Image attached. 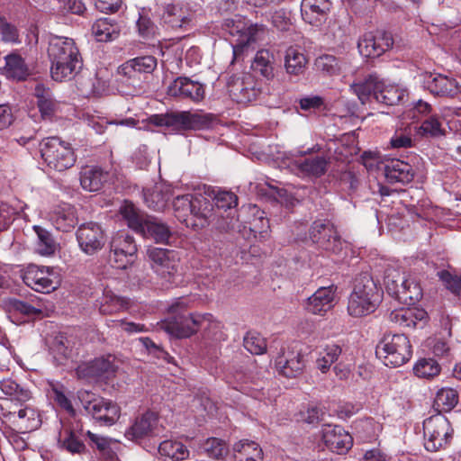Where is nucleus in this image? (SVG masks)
<instances>
[{
    "mask_svg": "<svg viewBox=\"0 0 461 461\" xmlns=\"http://www.w3.org/2000/svg\"><path fill=\"white\" fill-rule=\"evenodd\" d=\"M9 419L17 426L21 432L35 430L41 422L38 411L28 405L20 409L17 412H10Z\"/></svg>",
    "mask_w": 461,
    "mask_h": 461,
    "instance_id": "obj_31",
    "label": "nucleus"
},
{
    "mask_svg": "<svg viewBox=\"0 0 461 461\" xmlns=\"http://www.w3.org/2000/svg\"><path fill=\"white\" fill-rule=\"evenodd\" d=\"M158 452L162 456L172 461L185 459L189 452L186 447L178 441L165 440L159 444Z\"/></svg>",
    "mask_w": 461,
    "mask_h": 461,
    "instance_id": "obj_47",
    "label": "nucleus"
},
{
    "mask_svg": "<svg viewBox=\"0 0 461 461\" xmlns=\"http://www.w3.org/2000/svg\"><path fill=\"white\" fill-rule=\"evenodd\" d=\"M92 32L98 41H112L120 35V27L109 18H101L95 22Z\"/></svg>",
    "mask_w": 461,
    "mask_h": 461,
    "instance_id": "obj_39",
    "label": "nucleus"
},
{
    "mask_svg": "<svg viewBox=\"0 0 461 461\" xmlns=\"http://www.w3.org/2000/svg\"><path fill=\"white\" fill-rule=\"evenodd\" d=\"M86 437L89 439L88 444L92 447H95L102 456L106 458H113L114 452L112 449L113 440L109 438L103 437L98 434L92 433L90 430L86 432Z\"/></svg>",
    "mask_w": 461,
    "mask_h": 461,
    "instance_id": "obj_52",
    "label": "nucleus"
},
{
    "mask_svg": "<svg viewBox=\"0 0 461 461\" xmlns=\"http://www.w3.org/2000/svg\"><path fill=\"white\" fill-rule=\"evenodd\" d=\"M425 314L423 311H417L415 313L412 309L401 308L389 314V321L400 327L414 328L417 321H421Z\"/></svg>",
    "mask_w": 461,
    "mask_h": 461,
    "instance_id": "obj_43",
    "label": "nucleus"
},
{
    "mask_svg": "<svg viewBox=\"0 0 461 461\" xmlns=\"http://www.w3.org/2000/svg\"><path fill=\"white\" fill-rule=\"evenodd\" d=\"M34 230L38 236L36 243V251L41 256H50L56 250V242L51 234L45 229L34 226Z\"/></svg>",
    "mask_w": 461,
    "mask_h": 461,
    "instance_id": "obj_49",
    "label": "nucleus"
},
{
    "mask_svg": "<svg viewBox=\"0 0 461 461\" xmlns=\"http://www.w3.org/2000/svg\"><path fill=\"white\" fill-rule=\"evenodd\" d=\"M458 402V393L452 388H442L438 391L434 404L439 411H449Z\"/></svg>",
    "mask_w": 461,
    "mask_h": 461,
    "instance_id": "obj_50",
    "label": "nucleus"
},
{
    "mask_svg": "<svg viewBox=\"0 0 461 461\" xmlns=\"http://www.w3.org/2000/svg\"><path fill=\"white\" fill-rule=\"evenodd\" d=\"M1 40L6 43H19L20 36L16 26L8 23L5 18L0 17Z\"/></svg>",
    "mask_w": 461,
    "mask_h": 461,
    "instance_id": "obj_58",
    "label": "nucleus"
},
{
    "mask_svg": "<svg viewBox=\"0 0 461 461\" xmlns=\"http://www.w3.org/2000/svg\"><path fill=\"white\" fill-rule=\"evenodd\" d=\"M384 285L387 294L403 304H414L422 297L420 285L394 267L385 270Z\"/></svg>",
    "mask_w": 461,
    "mask_h": 461,
    "instance_id": "obj_7",
    "label": "nucleus"
},
{
    "mask_svg": "<svg viewBox=\"0 0 461 461\" xmlns=\"http://www.w3.org/2000/svg\"><path fill=\"white\" fill-rule=\"evenodd\" d=\"M108 179V173L97 166H86L80 172L81 186L89 192L99 191Z\"/></svg>",
    "mask_w": 461,
    "mask_h": 461,
    "instance_id": "obj_35",
    "label": "nucleus"
},
{
    "mask_svg": "<svg viewBox=\"0 0 461 461\" xmlns=\"http://www.w3.org/2000/svg\"><path fill=\"white\" fill-rule=\"evenodd\" d=\"M5 59V69L9 77L16 80H25L31 75V70L28 65L20 55L11 53Z\"/></svg>",
    "mask_w": 461,
    "mask_h": 461,
    "instance_id": "obj_41",
    "label": "nucleus"
},
{
    "mask_svg": "<svg viewBox=\"0 0 461 461\" xmlns=\"http://www.w3.org/2000/svg\"><path fill=\"white\" fill-rule=\"evenodd\" d=\"M157 420V415L154 412L147 411L143 413L125 431V437L130 440H138L148 437L152 432Z\"/></svg>",
    "mask_w": 461,
    "mask_h": 461,
    "instance_id": "obj_34",
    "label": "nucleus"
},
{
    "mask_svg": "<svg viewBox=\"0 0 461 461\" xmlns=\"http://www.w3.org/2000/svg\"><path fill=\"white\" fill-rule=\"evenodd\" d=\"M271 19L273 25L279 31H288L292 24L290 14L284 9L274 12Z\"/></svg>",
    "mask_w": 461,
    "mask_h": 461,
    "instance_id": "obj_64",
    "label": "nucleus"
},
{
    "mask_svg": "<svg viewBox=\"0 0 461 461\" xmlns=\"http://www.w3.org/2000/svg\"><path fill=\"white\" fill-rule=\"evenodd\" d=\"M377 84L378 77L370 76L364 82L353 84L351 89L357 95L361 104H366L375 100Z\"/></svg>",
    "mask_w": 461,
    "mask_h": 461,
    "instance_id": "obj_45",
    "label": "nucleus"
},
{
    "mask_svg": "<svg viewBox=\"0 0 461 461\" xmlns=\"http://www.w3.org/2000/svg\"><path fill=\"white\" fill-rule=\"evenodd\" d=\"M137 253L134 239L126 231L115 233L110 242L109 260L113 266L124 269L133 263Z\"/></svg>",
    "mask_w": 461,
    "mask_h": 461,
    "instance_id": "obj_13",
    "label": "nucleus"
},
{
    "mask_svg": "<svg viewBox=\"0 0 461 461\" xmlns=\"http://www.w3.org/2000/svg\"><path fill=\"white\" fill-rule=\"evenodd\" d=\"M48 56L51 62V77L55 81L72 79L83 66L78 48L71 38L51 36L49 40Z\"/></svg>",
    "mask_w": 461,
    "mask_h": 461,
    "instance_id": "obj_1",
    "label": "nucleus"
},
{
    "mask_svg": "<svg viewBox=\"0 0 461 461\" xmlns=\"http://www.w3.org/2000/svg\"><path fill=\"white\" fill-rule=\"evenodd\" d=\"M266 34V28L262 24H247L241 39L237 40V45L241 47L249 46L263 39Z\"/></svg>",
    "mask_w": 461,
    "mask_h": 461,
    "instance_id": "obj_54",
    "label": "nucleus"
},
{
    "mask_svg": "<svg viewBox=\"0 0 461 461\" xmlns=\"http://www.w3.org/2000/svg\"><path fill=\"white\" fill-rule=\"evenodd\" d=\"M120 212L131 229L153 239L158 243H168L171 238L168 226L157 218L140 212L132 203L125 202Z\"/></svg>",
    "mask_w": 461,
    "mask_h": 461,
    "instance_id": "obj_4",
    "label": "nucleus"
},
{
    "mask_svg": "<svg viewBox=\"0 0 461 461\" xmlns=\"http://www.w3.org/2000/svg\"><path fill=\"white\" fill-rule=\"evenodd\" d=\"M157 67V59L153 56H142L131 59L118 68V75L122 83L134 88L140 87L141 74L151 73Z\"/></svg>",
    "mask_w": 461,
    "mask_h": 461,
    "instance_id": "obj_14",
    "label": "nucleus"
},
{
    "mask_svg": "<svg viewBox=\"0 0 461 461\" xmlns=\"http://www.w3.org/2000/svg\"><path fill=\"white\" fill-rule=\"evenodd\" d=\"M147 121L149 124L165 127L176 134H182L188 131L204 130L209 128L212 123L209 115L188 111L152 114Z\"/></svg>",
    "mask_w": 461,
    "mask_h": 461,
    "instance_id": "obj_6",
    "label": "nucleus"
},
{
    "mask_svg": "<svg viewBox=\"0 0 461 461\" xmlns=\"http://www.w3.org/2000/svg\"><path fill=\"white\" fill-rule=\"evenodd\" d=\"M136 29L138 34L143 39H151L157 35L158 27L151 20L149 10L146 8L139 10Z\"/></svg>",
    "mask_w": 461,
    "mask_h": 461,
    "instance_id": "obj_46",
    "label": "nucleus"
},
{
    "mask_svg": "<svg viewBox=\"0 0 461 461\" xmlns=\"http://www.w3.org/2000/svg\"><path fill=\"white\" fill-rule=\"evenodd\" d=\"M77 397L86 411L103 425L111 426L120 418V407L110 400L86 390L78 391Z\"/></svg>",
    "mask_w": 461,
    "mask_h": 461,
    "instance_id": "obj_11",
    "label": "nucleus"
},
{
    "mask_svg": "<svg viewBox=\"0 0 461 461\" xmlns=\"http://www.w3.org/2000/svg\"><path fill=\"white\" fill-rule=\"evenodd\" d=\"M424 447L435 452L446 448L453 437V429L448 420L442 414H436L423 422Z\"/></svg>",
    "mask_w": 461,
    "mask_h": 461,
    "instance_id": "obj_12",
    "label": "nucleus"
},
{
    "mask_svg": "<svg viewBox=\"0 0 461 461\" xmlns=\"http://www.w3.org/2000/svg\"><path fill=\"white\" fill-rule=\"evenodd\" d=\"M34 95L37 98V105L41 116L44 119L50 118L58 107L50 90L45 88L42 85H37L34 89Z\"/></svg>",
    "mask_w": 461,
    "mask_h": 461,
    "instance_id": "obj_42",
    "label": "nucleus"
},
{
    "mask_svg": "<svg viewBox=\"0 0 461 461\" xmlns=\"http://www.w3.org/2000/svg\"><path fill=\"white\" fill-rule=\"evenodd\" d=\"M108 124L134 127L136 125V122L134 119L131 118L112 122L106 121L105 119L99 117H91L87 120V125L98 134L103 133Z\"/></svg>",
    "mask_w": 461,
    "mask_h": 461,
    "instance_id": "obj_56",
    "label": "nucleus"
},
{
    "mask_svg": "<svg viewBox=\"0 0 461 461\" xmlns=\"http://www.w3.org/2000/svg\"><path fill=\"white\" fill-rule=\"evenodd\" d=\"M203 449L209 456L220 458L227 453L225 443L216 438H209L203 444Z\"/></svg>",
    "mask_w": 461,
    "mask_h": 461,
    "instance_id": "obj_61",
    "label": "nucleus"
},
{
    "mask_svg": "<svg viewBox=\"0 0 461 461\" xmlns=\"http://www.w3.org/2000/svg\"><path fill=\"white\" fill-rule=\"evenodd\" d=\"M117 368L116 357L107 355L79 365L76 374L79 379L89 381L109 379L114 375Z\"/></svg>",
    "mask_w": 461,
    "mask_h": 461,
    "instance_id": "obj_15",
    "label": "nucleus"
},
{
    "mask_svg": "<svg viewBox=\"0 0 461 461\" xmlns=\"http://www.w3.org/2000/svg\"><path fill=\"white\" fill-rule=\"evenodd\" d=\"M276 367L279 374L285 377H296L304 367L303 355L294 350L283 351L276 358Z\"/></svg>",
    "mask_w": 461,
    "mask_h": 461,
    "instance_id": "obj_27",
    "label": "nucleus"
},
{
    "mask_svg": "<svg viewBox=\"0 0 461 461\" xmlns=\"http://www.w3.org/2000/svg\"><path fill=\"white\" fill-rule=\"evenodd\" d=\"M381 301L380 289L373 277L363 273L356 280L348 298V312L352 317H362L375 312Z\"/></svg>",
    "mask_w": 461,
    "mask_h": 461,
    "instance_id": "obj_3",
    "label": "nucleus"
},
{
    "mask_svg": "<svg viewBox=\"0 0 461 461\" xmlns=\"http://www.w3.org/2000/svg\"><path fill=\"white\" fill-rule=\"evenodd\" d=\"M425 87L433 95L454 97L460 92L458 83L454 78L441 74H429L424 80Z\"/></svg>",
    "mask_w": 461,
    "mask_h": 461,
    "instance_id": "obj_24",
    "label": "nucleus"
},
{
    "mask_svg": "<svg viewBox=\"0 0 461 461\" xmlns=\"http://www.w3.org/2000/svg\"><path fill=\"white\" fill-rule=\"evenodd\" d=\"M243 344L245 348L254 355L263 354L267 348L265 339L259 335L249 333L245 336Z\"/></svg>",
    "mask_w": 461,
    "mask_h": 461,
    "instance_id": "obj_60",
    "label": "nucleus"
},
{
    "mask_svg": "<svg viewBox=\"0 0 461 461\" xmlns=\"http://www.w3.org/2000/svg\"><path fill=\"white\" fill-rule=\"evenodd\" d=\"M236 461H263V450L252 440L243 439L233 445Z\"/></svg>",
    "mask_w": 461,
    "mask_h": 461,
    "instance_id": "obj_38",
    "label": "nucleus"
},
{
    "mask_svg": "<svg viewBox=\"0 0 461 461\" xmlns=\"http://www.w3.org/2000/svg\"><path fill=\"white\" fill-rule=\"evenodd\" d=\"M184 304L182 302L173 303L169 312L172 314L164 321L161 328L168 334L176 338H188L201 329H208L212 324L211 314H185L182 312Z\"/></svg>",
    "mask_w": 461,
    "mask_h": 461,
    "instance_id": "obj_5",
    "label": "nucleus"
},
{
    "mask_svg": "<svg viewBox=\"0 0 461 461\" xmlns=\"http://www.w3.org/2000/svg\"><path fill=\"white\" fill-rule=\"evenodd\" d=\"M40 152L46 165L62 172L74 166L76 155L71 145L58 137H49L40 142Z\"/></svg>",
    "mask_w": 461,
    "mask_h": 461,
    "instance_id": "obj_9",
    "label": "nucleus"
},
{
    "mask_svg": "<svg viewBox=\"0 0 461 461\" xmlns=\"http://www.w3.org/2000/svg\"><path fill=\"white\" fill-rule=\"evenodd\" d=\"M10 308L14 313H21L29 317L36 316L41 313V310L37 309L32 306L30 303L20 300L11 301Z\"/></svg>",
    "mask_w": 461,
    "mask_h": 461,
    "instance_id": "obj_63",
    "label": "nucleus"
},
{
    "mask_svg": "<svg viewBox=\"0 0 461 461\" xmlns=\"http://www.w3.org/2000/svg\"><path fill=\"white\" fill-rule=\"evenodd\" d=\"M173 208L176 217L194 229L203 228L213 216L211 201L202 194L177 195L173 201Z\"/></svg>",
    "mask_w": 461,
    "mask_h": 461,
    "instance_id": "obj_2",
    "label": "nucleus"
},
{
    "mask_svg": "<svg viewBox=\"0 0 461 461\" xmlns=\"http://www.w3.org/2000/svg\"><path fill=\"white\" fill-rule=\"evenodd\" d=\"M77 240L81 250L87 255H94L105 243V235L102 227L96 222H86L77 230Z\"/></svg>",
    "mask_w": 461,
    "mask_h": 461,
    "instance_id": "obj_18",
    "label": "nucleus"
},
{
    "mask_svg": "<svg viewBox=\"0 0 461 461\" xmlns=\"http://www.w3.org/2000/svg\"><path fill=\"white\" fill-rule=\"evenodd\" d=\"M438 276L447 290L455 295L461 296V276H454L446 270L439 272Z\"/></svg>",
    "mask_w": 461,
    "mask_h": 461,
    "instance_id": "obj_62",
    "label": "nucleus"
},
{
    "mask_svg": "<svg viewBox=\"0 0 461 461\" xmlns=\"http://www.w3.org/2000/svg\"><path fill=\"white\" fill-rule=\"evenodd\" d=\"M316 69L327 75L332 76L340 71V63L338 59L330 54H324L318 57L314 63Z\"/></svg>",
    "mask_w": 461,
    "mask_h": 461,
    "instance_id": "obj_55",
    "label": "nucleus"
},
{
    "mask_svg": "<svg viewBox=\"0 0 461 461\" xmlns=\"http://www.w3.org/2000/svg\"><path fill=\"white\" fill-rule=\"evenodd\" d=\"M331 4L329 0H303L301 12L303 19L314 26H319L326 20Z\"/></svg>",
    "mask_w": 461,
    "mask_h": 461,
    "instance_id": "obj_26",
    "label": "nucleus"
},
{
    "mask_svg": "<svg viewBox=\"0 0 461 461\" xmlns=\"http://www.w3.org/2000/svg\"><path fill=\"white\" fill-rule=\"evenodd\" d=\"M274 56L267 50H258L251 63V68L254 72L259 73L264 77L269 79L274 76L273 67Z\"/></svg>",
    "mask_w": 461,
    "mask_h": 461,
    "instance_id": "obj_44",
    "label": "nucleus"
},
{
    "mask_svg": "<svg viewBox=\"0 0 461 461\" xmlns=\"http://www.w3.org/2000/svg\"><path fill=\"white\" fill-rule=\"evenodd\" d=\"M259 91L255 87L251 77L238 79L230 86V95L239 104H248L256 100Z\"/></svg>",
    "mask_w": 461,
    "mask_h": 461,
    "instance_id": "obj_33",
    "label": "nucleus"
},
{
    "mask_svg": "<svg viewBox=\"0 0 461 461\" xmlns=\"http://www.w3.org/2000/svg\"><path fill=\"white\" fill-rule=\"evenodd\" d=\"M50 220L57 230L69 231L77 222L76 209L68 203L60 204L50 213Z\"/></svg>",
    "mask_w": 461,
    "mask_h": 461,
    "instance_id": "obj_32",
    "label": "nucleus"
},
{
    "mask_svg": "<svg viewBox=\"0 0 461 461\" xmlns=\"http://www.w3.org/2000/svg\"><path fill=\"white\" fill-rule=\"evenodd\" d=\"M0 389L5 395L12 397L20 402H25L32 397L31 392L22 387L12 379H3L0 381Z\"/></svg>",
    "mask_w": 461,
    "mask_h": 461,
    "instance_id": "obj_48",
    "label": "nucleus"
},
{
    "mask_svg": "<svg viewBox=\"0 0 461 461\" xmlns=\"http://www.w3.org/2000/svg\"><path fill=\"white\" fill-rule=\"evenodd\" d=\"M171 196V187L163 183H157L151 187L143 189L144 203L154 211L164 210Z\"/></svg>",
    "mask_w": 461,
    "mask_h": 461,
    "instance_id": "obj_28",
    "label": "nucleus"
},
{
    "mask_svg": "<svg viewBox=\"0 0 461 461\" xmlns=\"http://www.w3.org/2000/svg\"><path fill=\"white\" fill-rule=\"evenodd\" d=\"M162 20L174 29H187L192 22L191 15L176 5L164 6Z\"/></svg>",
    "mask_w": 461,
    "mask_h": 461,
    "instance_id": "obj_37",
    "label": "nucleus"
},
{
    "mask_svg": "<svg viewBox=\"0 0 461 461\" xmlns=\"http://www.w3.org/2000/svg\"><path fill=\"white\" fill-rule=\"evenodd\" d=\"M308 60L305 55L294 47H289L285 55V68L288 75L299 77L303 74Z\"/></svg>",
    "mask_w": 461,
    "mask_h": 461,
    "instance_id": "obj_40",
    "label": "nucleus"
},
{
    "mask_svg": "<svg viewBox=\"0 0 461 461\" xmlns=\"http://www.w3.org/2000/svg\"><path fill=\"white\" fill-rule=\"evenodd\" d=\"M147 254L152 262V268L166 285H177L182 278L179 273V259L174 250L149 248Z\"/></svg>",
    "mask_w": 461,
    "mask_h": 461,
    "instance_id": "obj_10",
    "label": "nucleus"
},
{
    "mask_svg": "<svg viewBox=\"0 0 461 461\" xmlns=\"http://www.w3.org/2000/svg\"><path fill=\"white\" fill-rule=\"evenodd\" d=\"M321 439L330 450L339 454L347 452L352 446V437L338 425H324L321 429Z\"/></svg>",
    "mask_w": 461,
    "mask_h": 461,
    "instance_id": "obj_21",
    "label": "nucleus"
},
{
    "mask_svg": "<svg viewBox=\"0 0 461 461\" xmlns=\"http://www.w3.org/2000/svg\"><path fill=\"white\" fill-rule=\"evenodd\" d=\"M384 176L388 183H410L414 176L412 167L402 160L393 159L384 166Z\"/></svg>",
    "mask_w": 461,
    "mask_h": 461,
    "instance_id": "obj_30",
    "label": "nucleus"
},
{
    "mask_svg": "<svg viewBox=\"0 0 461 461\" xmlns=\"http://www.w3.org/2000/svg\"><path fill=\"white\" fill-rule=\"evenodd\" d=\"M214 203L218 210L231 209L238 204L237 195L230 191L221 190L214 195Z\"/></svg>",
    "mask_w": 461,
    "mask_h": 461,
    "instance_id": "obj_59",
    "label": "nucleus"
},
{
    "mask_svg": "<svg viewBox=\"0 0 461 461\" xmlns=\"http://www.w3.org/2000/svg\"><path fill=\"white\" fill-rule=\"evenodd\" d=\"M329 161L325 157L315 156L296 159L294 162V169L302 176L320 177L328 168Z\"/></svg>",
    "mask_w": 461,
    "mask_h": 461,
    "instance_id": "obj_29",
    "label": "nucleus"
},
{
    "mask_svg": "<svg viewBox=\"0 0 461 461\" xmlns=\"http://www.w3.org/2000/svg\"><path fill=\"white\" fill-rule=\"evenodd\" d=\"M342 348L337 344H328L320 352L316 359V366L322 373H327L331 365L339 362L334 366V371L340 378L346 376V373L340 368L342 363Z\"/></svg>",
    "mask_w": 461,
    "mask_h": 461,
    "instance_id": "obj_25",
    "label": "nucleus"
},
{
    "mask_svg": "<svg viewBox=\"0 0 461 461\" xmlns=\"http://www.w3.org/2000/svg\"><path fill=\"white\" fill-rule=\"evenodd\" d=\"M406 96V90L397 85L386 84L378 79L375 101L385 105H396Z\"/></svg>",
    "mask_w": 461,
    "mask_h": 461,
    "instance_id": "obj_36",
    "label": "nucleus"
},
{
    "mask_svg": "<svg viewBox=\"0 0 461 461\" xmlns=\"http://www.w3.org/2000/svg\"><path fill=\"white\" fill-rule=\"evenodd\" d=\"M310 239L325 250L338 253L342 249V241L332 225L322 221H316L310 229Z\"/></svg>",
    "mask_w": 461,
    "mask_h": 461,
    "instance_id": "obj_19",
    "label": "nucleus"
},
{
    "mask_svg": "<svg viewBox=\"0 0 461 461\" xmlns=\"http://www.w3.org/2000/svg\"><path fill=\"white\" fill-rule=\"evenodd\" d=\"M411 354L410 340L403 334L384 335L375 348L376 357L390 367L402 366L410 360Z\"/></svg>",
    "mask_w": 461,
    "mask_h": 461,
    "instance_id": "obj_8",
    "label": "nucleus"
},
{
    "mask_svg": "<svg viewBox=\"0 0 461 461\" xmlns=\"http://www.w3.org/2000/svg\"><path fill=\"white\" fill-rule=\"evenodd\" d=\"M393 40L386 32H366L357 41V49L363 57L377 58L391 49Z\"/></svg>",
    "mask_w": 461,
    "mask_h": 461,
    "instance_id": "obj_17",
    "label": "nucleus"
},
{
    "mask_svg": "<svg viewBox=\"0 0 461 461\" xmlns=\"http://www.w3.org/2000/svg\"><path fill=\"white\" fill-rule=\"evenodd\" d=\"M440 366L432 358L420 359L413 367L414 374L420 378H432L440 373Z\"/></svg>",
    "mask_w": 461,
    "mask_h": 461,
    "instance_id": "obj_53",
    "label": "nucleus"
},
{
    "mask_svg": "<svg viewBox=\"0 0 461 461\" xmlns=\"http://www.w3.org/2000/svg\"><path fill=\"white\" fill-rule=\"evenodd\" d=\"M53 269L36 265L28 266L22 272L24 284L39 293L49 294L57 288Z\"/></svg>",
    "mask_w": 461,
    "mask_h": 461,
    "instance_id": "obj_16",
    "label": "nucleus"
},
{
    "mask_svg": "<svg viewBox=\"0 0 461 461\" xmlns=\"http://www.w3.org/2000/svg\"><path fill=\"white\" fill-rule=\"evenodd\" d=\"M86 436L82 423L75 421L63 426L59 432V442L68 452L82 455L86 452V447L83 441V438Z\"/></svg>",
    "mask_w": 461,
    "mask_h": 461,
    "instance_id": "obj_20",
    "label": "nucleus"
},
{
    "mask_svg": "<svg viewBox=\"0 0 461 461\" xmlns=\"http://www.w3.org/2000/svg\"><path fill=\"white\" fill-rule=\"evenodd\" d=\"M336 290L334 285L322 286L311 295L306 302L305 309L312 314L324 315L336 303Z\"/></svg>",
    "mask_w": 461,
    "mask_h": 461,
    "instance_id": "obj_22",
    "label": "nucleus"
},
{
    "mask_svg": "<svg viewBox=\"0 0 461 461\" xmlns=\"http://www.w3.org/2000/svg\"><path fill=\"white\" fill-rule=\"evenodd\" d=\"M419 132L423 136L438 137L444 135V129L436 116L426 119L419 128Z\"/></svg>",
    "mask_w": 461,
    "mask_h": 461,
    "instance_id": "obj_57",
    "label": "nucleus"
},
{
    "mask_svg": "<svg viewBox=\"0 0 461 461\" xmlns=\"http://www.w3.org/2000/svg\"><path fill=\"white\" fill-rule=\"evenodd\" d=\"M167 95L173 97L188 98L194 102L201 101L204 96L202 84L187 77H177L167 87Z\"/></svg>",
    "mask_w": 461,
    "mask_h": 461,
    "instance_id": "obj_23",
    "label": "nucleus"
},
{
    "mask_svg": "<svg viewBox=\"0 0 461 461\" xmlns=\"http://www.w3.org/2000/svg\"><path fill=\"white\" fill-rule=\"evenodd\" d=\"M129 303L125 298L106 294L100 304L102 314H113L128 308Z\"/></svg>",
    "mask_w": 461,
    "mask_h": 461,
    "instance_id": "obj_51",
    "label": "nucleus"
}]
</instances>
